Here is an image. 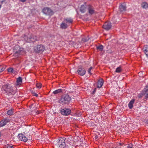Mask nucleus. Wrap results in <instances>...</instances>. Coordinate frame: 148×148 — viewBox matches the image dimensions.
Segmentation results:
<instances>
[{
  "label": "nucleus",
  "instance_id": "1",
  "mask_svg": "<svg viewBox=\"0 0 148 148\" xmlns=\"http://www.w3.org/2000/svg\"><path fill=\"white\" fill-rule=\"evenodd\" d=\"M1 90L5 92L9 95H13L16 92V88L12 86L8 83L3 85L1 88Z\"/></svg>",
  "mask_w": 148,
  "mask_h": 148
},
{
  "label": "nucleus",
  "instance_id": "2",
  "mask_svg": "<svg viewBox=\"0 0 148 148\" xmlns=\"http://www.w3.org/2000/svg\"><path fill=\"white\" fill-rule=\"evenodd\" d=\"M73 21V19L70 17L64 18L60 25V27L62 29H66L68 26L72 24Z\"/></svg>",
  "mask_w": 148,
  "mask_h": 148
},
{
  "label": "nucleus",
  "instance_id": "3",
  "mask_svg": "<svg viewBox=\"0 0 148 148\" xmlns=\"http://www.w3.org/2000/svg\"><path fill=\"white\" fill-rule=\"evenodd\" d=\"M60 98L59 102L62 105L68 104L71 100V97L68 95H63Z\"/></svg>",
  "mask_w": 148,
  "mask_h": 148
},
{
  "label": "nucleus",
  "instance_id": "4",
  "mask_svg": "<svg viewBox=\"0 0 148 148\" xmlns=\"http://www.w3.org/2000/svg\"><path fill=\"white\" fill-rule=\"evenodd\" d=\"M14 54L13 56H18L20 55H23L24 53L23 49L19 47H16L13 49Z\"/></svg>",
  "mask_w": 148,
  "mask_h": 148
},
{
  "label": "nucleus",
  "instance_id": "5",
  "mask_svg": "<svg viewBox=\"0 0 148 148\" xmlns=\"http://www.w3.org/2000/svg\"><path fill=\"white\" fill-rule=\"evenodd\" d=\"M45 50V47L42 45H37L34 47V51L36 53H42Z\"/></svg>",
  "mask_w": 148,
  "mask_h": 148
},
{
  "label": "nucleus",
  "instance_id": "6",
  "mask_svg": "<svg viewBox=\"0 0 148 148\" xmlns=\"http://www.w3.org/2000/svg\"><path fill=\"white\" fill-rule=\"evenodd\" d=\"M42 12L45 14L49 16H52L54 13L53 11L47 7L44 8L42 9Z\"/></svg>",
  "mask_w": 148,
  "mask_h": 148
},
{
  "label": "nucleus",
  "instance_id": "7",
  "mask_svg": "<svg viewBox=\"0 0 148 148\" xmlns=\"http://www.w3.org/2000/svg\"><path fill=\"white\" fill-rule=\"evenodd\" d=\"M60 111L61 114L64 115H69L71 112V110L70 109L66 108L64 109L61 108Z\"/></svg>",
  "mask_w": 148,
  "mask_h": 148
},
{
  "label": "nucleus",
  "instance_id": "8",
  "mask_svg": "<svg viewBox=\"0 0 148 148\" xmlns=\"http://www.w3.org/2000/svg\"><path fill=\"white\" fill-rule=\"evenodd\" d=\"M65 138L64 137H60L58 140V141L56 145L58 147L60 146V145H62V144H65Z\"/></svg>",
  "mask_w": 148,
  "mask_h": 148
},
{
  "label": "nucleus",
  "instance_id": "9",
  "mask_svg": "<svg viewBox=\"0 0 148 148\" xmlns=\"http://www.w3.org/2000/svg\"><path fill=\"white\" fill-rule=\"evenodd\" d=\"M11 119L8 118H6L0 121V127H3L8 122H10Z\"/></svg>",
  "mask_w": 148,
  "mask_h": 148
},
{
  "label": "nucleus",
  "instance_id": "10",
  "mask_svg": "<svg viewBox=\"0 0 148 148\" xmlns=\"http://www.w3.org/2000/svg\"><path fill=\"white\" fill-rule=\"evenodd\" d=\"M77 72L79 75L82 76L85 74L86 71L81 66H79Z\"/></svg>",
  "mask_w": 148,
  "mask_h": 148
},
{
  "label": "nucleus",
  "instance_id": "11",
  "mask_svg": "<svg viewBox=\"0 0 148 148\" xmlns=\"http://www.w3.org/2000/svg\"><path fill=\"white\" fill-rule=\"evenodd\" d=\"M111 23L109 21L105 22L103 26V27L106 30H108L111 27Z\"/></svg>",
  "mask_w": 148,
  "mask_h": 148
},
{
  "label": "nucleus",
  "instance_id": "12",
  "mask_svg": "<svg viewBox=\"0 0 148 148\" xmlns=\"http://www.w3.org/2000/svg\"><path fill=\"white\" fill-rule=\"evenodd\" d=\"M18 137L20 140L24 142H26L28 140L27 138L22 134H19L18 135Z\"/></svg>",
  "mask_w": 148,
  "mask_h": 148
},
{
  "label": "nucleus",
  "instance_id": "13",
  "mask_svg": "<svg viewBox=\"0 0 148 148\" xmlns=\"http://www.w3.org/2000/svg\"><path fill=\"white\" fill-rule=\"evenodd\" d=\"M88 12L89 14H92L95 12L94 8L91 5H89L88 6Z\"/></svg>",
  "mask_w": 148,
  "mask_h": 148
},
{
  "label": "nucleus",
  "instance_id": "14",
  "mask_svg": "<svg viewBox=\"0 0 148 148\" xmlns=\"http://www.w3.org/2000/svg\"><path fill=\"white\" fill-rule=\"evenodd\" d=\"M27 40L28 42H34L37 40V38L36 36L32 35L29 36Z\"/></svg>",
  "mask_w": 148,
  "mask_h": 148
},
{
  "label": "nucleus",
  "instance_id": "15",
  "mask_svg": "<svg viewBox=\"0 0 148 148\" xmlns=\"http://www.w3.org/2000/svg\"><path fill=\"white\" fill-rule=\"evenodd\" d=\"M143 92L145 95V98H148V85H147L143 90Z\"/></svg>",
  "mask_w": 148,
  "mask_h": 148
},
{
  "label": "nucleus",
  "instance_id": "16",
  "mask_svg": "<svg viewBox=\"0 0 148 148\" xmlns=\"http://www.w3.org/2000/svg\"><path fill=\"white\" fill-rule=\"evenodd\" d=\"M126 7L124 3L121 4L119 7V10L121 12H123L126 11Z\"/></svg>",
  "mask_w": 148,
  "mask_h": 148
},
{
  "label": "nucleus",
  "instance_id": "17",
  "mask_svg": "<svg viewBox=\"0 0 148 148\" xmlns=\"http://www.w3.org/2000/svg\"><path fill=\"white\" fill-rule=\"evenodd\" d=\"M103 79H99L98 82L97 87L98 88H101L103 85Z\"/></svg>",
  "mask_w": 148,
  "mask_h": 148
},
{
  "label": "nucleus",
  "instance_id": "18",
  "mask_svg": "<svg viewBox=\"0 0 148 148\" xmlns=\"http://www.w3.org/2000/svg\"><path fill=\"white\" fill-rule=\"evenodd\" d=\"M144 53L146 54V56L148 57V46L145 45L144 46L143 48Z\"/></svg>",
  "mask_w": 148,
  "mask_h": 148
},
{
  "label": "nucleus",
  "instance_id": "19",
  "mask_svg": "<svg viewBox=\"0 0 148 148\" xmlns=\"http://www.w3.org/2000/svg\"><path fill=\"white\" fill-rule=\"evenodd\" d=\"M22 83V79L20 77H19L16 79V86H18L20 85Z\"/></svg>",
  "mask_w": 148,
  "mask_h": 148
},
{
  "label": "nucleus",
  "instance_id": "20",
  "mask_svg": "<svg viewBox=\"0 0 148 148\" xmlns=\"http://www.w3.org/2000/svg\"><path fill=\"white\" fill-rule=\"evenodd\" d=\"M86 5H82L80 8V11L82 13H84L86 11Z\"/></svg>",
  "mask_w": 148,
  "mask_h": 148
},
{
  "label": "nucleus",
  "instance_id": "21",
  "mask_svg": "<svg viewBox=\"0 0 148 148\" xmlns=\"http://www.w3.org/2000/svg\"><path fill=\"white\" fill-rule=\"evenodd\" d=\"M135 99H132L130 102L128 104V106L130 109H132L133 108V105L134 103Z\"/></svg>",
  "mask_w": 148,
  "mask_h": 148
},
{
  "label": "nucleus",
  "instance_id": "22",
  "mask_svg": "<svg viewBox=\"0 0 148 148\" xmlns=\"http://www.w3.org/2000/svg\"><path fill=\"white\" fill-rule=\"evenodd\" d=\"M141 6L143 8H148V3L145 2H143L141 4Z\"/></svg>",
  "mask_w": 148,
  "mask_h": 148
},
{
  "label": "nucleus",
  "instance_id": "23",
  "mask_svg": "<svg viewBox=\"0 0 148 148\" xmlns=\"http://www.w3.org/2000/svg\"><path fill=\"white\" fill-rule=\"evenodd\" d=\"M14 110L13 109H11L7 111V114L8 115H11L14 113Z\"/></svg>",
  "mask_w": 148,
  "mask_h": 148
},
{
  "label": "nucleus",
  "instance_id": "24",
  "mask_svg": "<svg viewBox=\"0 0 148 148\" xmlns=\"http://www.w3.org/2000/svg\"><path fill=\"white\" fill-rule=\"evenodd\" d=\"M96 48L97 50H99L100 51H103V47L102 45H100L99 46H97Z\"/></svg>",
  "mask_w": 148,
  "mask_h": 148
},
{
  "label": "nucleus",
  "instance_id": "25",
  "mask_svg": "<svg viewBox=\"0 0 148 148\" xmlns=\"http://www.w3.org/2000/svg\"><path fill=\"white\" fill-rule=\"evenodd\" d=\"M62 92V90L61 89H59L56 90L53 92V93L57 94Z\"/></svg>",
  "mask_w": 148,
  "mask_h": 148
},
{
  "label": "nucleus",
  "instance_id": "26",
  "mask_svg": "<svg viewBox=\"0 0 148 148\" xmlns=\"http://www.w3.org/2000/svg\"><path fill=\"white\" fill-rule=\"evenodd\" d=\"M122 70V69H121V66H119V67H117L116 70L115 72L116 73H120V72Z\"/></svg>",
  "mask_w": 148,
  "mask_h": 148
},
{
  "label": "nucleus",
  "instance_id": "27",
  "mask_svg": "<svg viewBox=\"0 0 148 148\" xmlns=\"http://www.w3.org/2000/svg\"><path fill=\"white\" fill-rule=\"evenodd\" d=\"M36 86L38 89H40L42 86V84L41 83H37L36 84Z\"/></svg>",
  "mask_w": 148,
  "mask_h": 148
},
{
  "label": "nucleus",
  "instance_id": "28",
  "mask_svg": "<svg viewBox=\"0 0 148 148\" xmlns=\"http://www.w3.org/2000/svg\"><path fill=\"white\" fill-rule=\"evenodd\" d=\"M8 72L13 73L14 71L13 68H10L8 69Z\"/></svg>",
  "mask_w": 148,
  "mask_h": 148
},
{
  "label": "nucleus",
  "instance_id": "29",
  "mask_svg": "<svg viewBox=\"0 0 148 148\" xmlns=\"http://www.w3.org/2000/svg\"><path fill=\"white\" fill-rule=\"evenodd\" d=\"M5 68L3 66H0V73L3 71L5 69Z\"/></svg>",
  "mask_w": 148,
  "mask_h": 148
},
{
  "label": "nucleus",
  "instance_id": "30",
  "mask_svg": "<svg viewBox=\"0 0 148 148\" xmlns=\"http://www.w3.org/2000/svg\"><path fill=\"white\" fill-rule=\"evenodd\" d=\"M144 95V94L142 92V93H141L139 94L138 95V97L139 98H142Z\"/></svg>",
  "mask_w": 148,
  "mask_h": 148
},
{
  "label": "nucleus",
  "instance_id": "31",
  "mask_svg": "<svg viewBox=\"0 0 148 148\" xmlns=\"http://www.w3.org/2000/svg\"><path fill=\"white\" fill-rule=\"evenodd\" d=\"M89 40V38H83L82 39V41H83L84 42H86L87 41Z\"/></svg>",
  "mask_w": 148,
  "mask_h": 148
},
{
  "label": "nucleus",
  "instance_id": "32",
  "mask_svg": "<svg viewBox=\"0 0 148 148\" xmlns=\"http://www.w3.org/2000/svg\"><path fill=\"white\" fill-rule=\"evenodd\" d=\"M58 148H66V146H65V144H62V145H60V146H59L57 147Z\"/></svg>",
  "mask_w": 148,
  "mask_h": 148
},
{
  "label": "nucleus",
  "instance_id": "33",
  "mask_svg": "<svg viewBox=\"0 0 148 148\" xmlns=\"http://www.w3.org/2000/svg\"><path fill=\"white\" fill-rule=\"evenodd\" d=\"M92 67H90L88 69V73L90 74V75H91L92 74V73L90 72L91 70H92Z\"/></svg>",
  "mask_w": 148,
  "mask_h": 148
},
{
  "label": "nucleus",
  "instance_id": "34",
  "mask_svg": "<svg viewBox=\"0 0 148 148\" xmlns=\"http://www.w3.org/2000/svg\"><path fill=\"white\" fill-rule=\"evenodd\" d=\"M6 1V0H0V5H1L3 3H5Z\"/></svg>",
  "mask_w": 148,
  "mask_h": 148
},
{
  "label": "nucleus",
  "instance_id": "35",
  "mask_svg": "<svg viewBox=\"0 0 148 148\" xmlns=\"http://www.w3.org/2000/svg\"><path fill=\"white\" fill-rule=\"evenodd\" d=\"M6 148H15L13 146H11V145H8L7 146Z\"/></svg>",
  "mask_w": 148,
  "mask_h": 148
},
{
  "label": "nucleus",
  "instance_id": "36",
  "mask_svg": "<svg viewBox=\"0 0 148 148\" xmlns=\"http://www.w3.org/2000/svg\"><path fill=\"white\" fill-rule=\"evenodd\" d=\"M133 147V145L132 144H130L127 146V148H132Z\"/></svg>",
  "mask_w": 148,
  "mask_h": 148
},
{
  "label": "nucleus",
  "instance_id": "37",
  "mask_svg": "<svg viewBox=\"0 0 148 148\" xmlns=\"http://www.w3.org/2000/svg\"><path fill=\"white\" fill-rule=\"evenodd\" d=\"M33 95L34 96H35L36 97H37L38 96V95L36 93H35V92H34L33 93Z\"/></svg>",
  "mask_w": 148,
  "mask_h": 148
},
{
  "label": "nucleus",
  "instance_id": "38",
  "mask_svg": "<svg viewBox=\"0 0 148 148\" xmlns=\"http://www.w3.org/2000/svg\"><path fill=\"white\" fill-rule=\"evenodd\" d=\"M22 2H24L26 1V0H20Z\"/></svg>",
  "mask_w": 148,
  "mask_h": 148
},
{
  "label": "nucleus",
  "instance_id": "39",
  "mask_svg": "<svg viewBox=\"0 0 148 148\" xmlns=\"http://www.w3.org/2000/svg\"><path fill=\"white\" fill-rule=\"evenodd\" d=\"M71 147L72 146L71 145H70L69 147H68V146H66V148H71Z\"/></svg>",
  "mask_w": 148,
  "mask_h": 148
},
{
  "label": "nucleus",
  "instance_id": "40",
  "mask_svg": "<svg viewBox=\"0 0 148 148\" xmlns=\"http://www.w3.org/2000/svg\"><path fill=\"white\" fill-rule=\"evenodd\" d=\"M96 89H95L93 91V93H94L96 91V90H95Z\"/></svg>",
  "mask_w": 148,
  "mask_h": 148
},
{
  "label": "nucleus",
  "instance_id": "41",
  "mask_svg": "<svg viewBox=\"0 0 148 148\" xmlns=\"http://www.w3.org/2000/svg\"><path fill=\"white\" fill-rule=\"evenodd\" d=\"M146 123L147 124H148V120L146 121Z\"/></svg>",
  "mask_w": 148,
  "mask_h": 148
},
{
  "label": "nucleus",
  "instance_id": "42",
  "mask_svg": "<svg viewBox=\"0 0 148 148\" xmlns=\"http://www.w3.org/2000/svg\"><path fill=\"white\" fill-rule=\"evenodd\" d=\"M1 5H0V9L1 8Z\"/></svg>",
  "mask_w": 148,
  "mask_h": 148
}]
</instances>
